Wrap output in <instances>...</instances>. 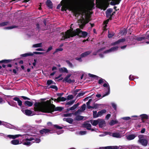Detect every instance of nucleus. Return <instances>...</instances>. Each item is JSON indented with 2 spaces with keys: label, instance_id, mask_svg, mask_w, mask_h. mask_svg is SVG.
<instances>
[{
  "label": "nucleus",
  "instance_id": "obj_1",
  "mask_svg": "<svg viewBox=\"0 0 149 149\" xmlns=\"http://www.w3.org/2000/svg\"><path fill=\"white\" fill-rule=\"evenodd\" d=\"M42 103L43 106L41 108L40 106V103L36 102L34 104V111L45 113H52L54 111H61L64 109L62 107H56L55 106L52 104L53 102L50 100L43 102Z\"/></svg>",
  "mask_w": 149,
  "mask_h": 149
},
{
  "label": "nucleus",
  "instance_id": "obj_2",
  "mask_svg": "<svg viewBox=\"0 0 149 149\" xmlns=\"http://www.w3.org/2000/svg\"><path fill=\"white\" fill-rule=\"evenodd\" d=\"M73 30V29H68L65 32V33L64 32H62V34L63 36L61 40L69 38L70 37H73L77 35L79 36L80 37L85 38L88 35L87 32L82 31L80 29L77 28L76 30L74 31Z\"/></svg>",
  "mask_w": 149,
  "mask_h": 149
},
{
  "label": "nucleus",
  "instance_id": "obj_3",
  "mask_svg": "<svg viewBox=\"0 0 149 149\" xmlns=\"http://www.w3.org/2000/svg\"><path fill=\"white\" fill-rule=\"evenodd\" d=\"M79 8L80 10H79L70 5L64 4L62 6L61 10L62 11H66L68 9L72 11L75 16H76L77 15H80L81 14L80 11L83 12L84 13H85L84 1H82L80 2L79 3Z\"/></svg>",
  "mask_w": 149,
  "mask_h": 149
},
{
  "label": "nucleus",
  "instance_id": "obj_4",
  "mask_svg": "<svg viewBox=\"0 0 149 149\" xmlns=\"http://www.w3.org/2000/svg\"><path fill=\"white\" fill-rule=\"evenodd\" d=\"M106 83H104L103 86L104 87H107V88L104 89V91L106 92H105L106 93L103 95L102 96V97H103L107 95H108L110 93V88L108 83L105 81Z\"/></svg>",
  "mask_w": 149,
  "mask_h": 149
},
{
  "label": "nucleus",
  "instance_id": "obj_5",
  "mask_svg": "<svg viewBox=\"0 0 149 149\" xmlns=\"http://www.w3.org/2000/svg\"><path fill=\"white\" fill-rule=\"evenodd\" d=\"M118 46L113 47L103 52V53L106 54L111 52L114 51L118 49Z\"/></svg>",
  "mask_w": 149,
  "mask_h": 149
},
{
  "label": "nucleus",
  "instance_id": "obj_6",
  "mask_svg": "<svg viewBox=\"0 0 149 149\" xmlns=\"http://www.w3.org/2000/svg\"><path fill=\"white\" fill-rule=\"evenodd\" d=\"M138 141L142 145L144 146H147L148 142V140L144 139H139Z\"/></svg>",
  "mask_w": 149,
  "mask_h": 149
},
{
  "label": "nucleus",
  "instance_id": "obj_7",
  "mask_svg": "<svg viewBox=\"0 0 149 149\" xmlns=\"http://www.w3.org/2000/svg\"><path fill=\"white\" fill-rule=\"evenodd\" d=\"M71 76V74H68L63 79V81H65L69 84H70L71 83V80L70 79H69V78Z\"/></svg>",
  "mask_w": 149,
  "mask_h": 149
},
{
  "label": "nucleus",
  "instance_id": "obj_8",
  "mask_svg": "<svg viewBox=\"0 0 149 149\" xmlns=\"http://www.w3.org/2000/svg\"><path fill=\"white\" fill-rule=\"evenodd\" d=\"M142 121L144 123L145 120H147L148 118V116L146 114H143L141 115L140 116Z\"/></svg>",
  "mask_w": 149,
  "mask_h": 149
},
{
  "label": "nucleus",
  "instance_id": "obj_9",
  "mask_svg": "<svg viewBox=\"0 0 149 149\" xmlns=\"http://www.w3.org/2000/svg\"><path fill=\"white\" fill-rule=\"evenodd\" d=\"M98 124L99 127L102 128L105 126L106 124L105 121L104 120H99Z\"/></svg>",
  "mask_w": 149,
  "mask_h": 149
},
{
  "label": "nucleus",
  "instance_id": "obj_10",
  "mask_svg": "<svg viewBox=\"0 0 149 149\" xmlns=\"http://www.w3.org/2000/svg\"><path fill=\"white\" fill-rule=\"evenodd\" d=\"M125 39L124 38L119 39L117 41L113 43H112V45H114L117 44H118L120 42H125Z\"/></svg>",
  "mask_w": 149,
  "mask_h": 149
},
{
  "label": "nucleus",
  "instance_id": "obj_11",
  "mask_svg": "<svg viewBox=\"0 0 149 149\" xmlns=\"http://www.w3.org/2000/svg\"><path fill=\"white\" fill-rule=\"evenodd\" d=\"M51 130L45 128L43 129L40 131V133L42 134H43L44 133L46 134L50 132Z\"/></svg>",
  "mask_w": 149,
  "mask_h": 149
},
{
  "label": "nucleus",
  "instance_id": "obj_12",
  "mask_svg": "<svg viewBox=\"0 0 149 149\" xmlns=\"http://www.w3.org/2000/svg\"><path fill=\"white\" fill-rule=\"evenodd\" d=\"M46 5L49 8L51 9L53 8V4L50 0H47L46 2Z\"/></svg>",
  "mask_w": 149,
  "mask_h": 149
},
{
  "label": "nucleus",
  "instance_id": "obj_13",
  "mask_svg": "<svg viewBox=\"0 0 149 149\" xmlns=\"http://www.w3.org/2000/svg\"><path fill=\"white\" fill-rule=\"evenodd\" d=\"M22 136V135L20 134L15 135H8L7 136V137L9 138L10 139H15L19 136Z\"/></svg>",
  "mask_w": 149,
  "mask_h": 149
},
{
  "label": "nucleus",
  "instance_id": "obj_14",
  "mask_svg": "<svg viewBox=\"0 0 149 149\" xmlns=\"http://www.w3.org/2000/svg\"><path fill=\"white\" fill-rule=\"evenodd\" d=\"M136 136L134 134H132L129 135L128 136H126V139L128 140H131L134 139Z\"/></svg>",
  "mask_w": 149,
  "mask_h": 149
},
{
  "label": "nucleus",
  "instance_id": "obj_15",
  "mask_svg": "<svg viewBox=\"0 0 149 149\" xmlns=\"http://www.w3.org/2000/svg\"><path fill=\"white\" fill-rule=\"evenodd\" d=\"M112 136L116 138H120L122 135L119 132H114L112 134Z\"/></svg>",
  "mask_w": 149,
  "mask_h": 149
},
{
  "label": "nucleus",
  "instance_id": "obj_16",
  "mask_svg": "<svg viewBox=\"0 0 149 149\" xmlns=\"http://www.w3.org/2000/svg\"><path fill=\"white\" fill-rule=\"evenodd\" d=\"M91 53V51H87L82 53L81 55V57H84L90 54Z\"/></svg>",
  "mask_w": 149,
  "mask_h": 149
},
{
  "label": "nucleus",
  "instance_id": "obj_17",
  "mask_svg": "<svg viewBox=\"0 0 149 149\" xmlns=\"http://www.w3.org/2000/svg\"><path fill=\"white\" fill-rule=\"evenodd\" d=\"M99 120H100V119H98L97 120H91L90 121L91 123L93 126H96L99 123Z\"/></svg>",
  "mask_w": 149,
  "mask_h": 149
},
{
  "label": "nucleus",
  "instance_id": "obj_18",
  "mask_svg": "<svg viewBox=\"0 0 149 149\" xmlns=\"http://www.w3.org/2000/svg\"><path fill=\"white\" fill-rule=\"evenodd\" d=\"M79 103H78L74 105L72 107H71V108L68 109L67 110V112L69 111L70 110H73L75 109H76L78 106L79 105Z\"/></svg>",
  "mask_w": 149,
  "mask_h": 149
},
{
  "label": "nucleus",
  "instance_id": "obj_19",
  "mask_svg": "<svg viewBox=\"0 0 149 149\" xmlns=\"http://www.w3.org/2000/svg\"><path fill=\"white\" fill-rule=\"evenodd\" d=\"M13 100L17 102L19 106H21L22 105V102L20 100L19 98L17 97H15L13 98Z\"/></svg>",
  "mask_w": 149,
  "mask_h": 149
},
{
  "label": "nucleus",
  "instance_id": "obj_20",
  "mask_svg": "<svg viewBox=\"0 0 149 149\" xmlns=\"http://www.w3.org/2000/svg\"><path fill=\"white\" fill-rule=\"evenodd\" d=\"M22 111L23 112L24 111V113L25 114L28 116H31L32 113V111L29 109H26L25 110H22Z\"/></svg>",
  "mask_w": 149,
  "mask_h": 149
},
{
  "label": "nucleus",
  "instance_id": "obj_21",
  "mask_svg": "<svg viewBox=\"0 0 149 149\" xmlns=\"http://www.w3.org/2000/svg\"><path fill=\"white\" fill-rule=\"evenodd\" d=\"M24 104L26 106L30 107L33 105V102H31L29 101H26L24 103Z\"/></svg>",
  "mask_w": 149,
  "mask_h": 149
},
{
  "label": "nucleus",
  "instance_id": "obj_22",
  "mask_svg": "<svg viewBox=\"0 0 149 149\" xmlns=\"http://www.w3.org/2000/svg\"><path fill=\"white\" fill-rule=\"evenodd\" d=\"M58 70L61 73L64 72L66 73H68V71L67 69L65 67L59 68L58 69Z\"/></svg>",
  "mask_w": 149,
  "mask_h": 149
},
{
  "label": "nucleus",
  "instance_id": "obj_23",
  "mask_svg": "<svg viewBox=\"0 0 149 149\" xmlns=\"http://www.w3.org/2000/svg\"><path fill=\"white\" fill-rule=\"evenodd\" d=\"M83 126L84 127L86 128L88 130H90L91 129V125L90 123H84L83 125Z\"/></svg>",
  "mask_w": 149,
  "mask_h": 149
},
{
  "label": "nucleus",
  "instance_id": "obj_24",
  "mask_svg": "<svg viewBox=\"0 0 149 149\" xmlns=\"http://www.w3.org/2000/svg\"><path fill=\"white\" fill-rule=\"evenodd\" d=\"M13 61L12 59H4L0 61V63H4L7 64L11 63Z\"/></svg>",
  "mask_w": 149,
  "mask_h": 149
},
{
  "label": "nucleus",
  "instance_id": "obj_25",
  "mask_svg": "<svg viewBox=\"0 0 149 149\" xmlns=\"http://www.w3.org/2000/svg\"><path fill=\"white\" fill-rule=\"evenodd\" d=\"M63 120L66 121L70 124H72L73 121V119L70 118H64Z\"/></svg>",
  "mask_w": 149,
  "mask_h": 149
},
{
  "label": "nucleus",
  "instance_id": "obj_26",
  "mask_svg": "<svg viewBox=\"0 0 149 149\" xmlns=\"http://www.w3.org/2000/svg\"><path fill=\"white\" fill-rule=\"evenodd\" d=\"M119 147L117 146H108L104 147V149H118Z\"/></svg>",
  "mask_w": 149,
  "mask_h": 149
},
{
  "label": "nucleus",
  "instance_id": "obj_27",
  "mask_svg": "<svg viewBox=\"0 0 149 149\" xmlns=\"http://www.w3.org/2000/svg\"><path fill=\"white\" fill-rule=\"evenodd\" d=\"M120 33L122 36L125 35L127 33V30L125 28H124L121 30Z\"/></svg>",
  "mask_w": 149,
  "mask_h": 149
},
{
  "label": "nucleus",
  "instance_id": "obj_28",
  "mask_svg": "<svg viewBox=\"0 0 149 149\" xmlns=\"http://www.w3.org/2000/svg\"><path fill=\"white\" fill-rule=\"evenodd\" d=\"M94 3H91L89 4L88 6V9L89 10H91L93 9L94 8Z\"/></svg>",
  "mask_w": 149,
  "mask_h": 149
},
{
  "label": "nucleus",
  "instance_id": "obj_29",
  "mask_svg": "<svg viewBox=\"0 0 149 149\" xmlns=\"http://www.w3.org/2000/svg\"><path fill=\"white\" fill-rule=\"evenodd\" d=\"M106 112V110L105 109H102L99 111L97 113L98 117L102 116L103 114L105 113Z\"/></svg>",
  "mask_w": 149,
  "mask_h": 149
},
{
  "label": "nucleus",
  "instance_id": "obj_30",
  "mask_svg": "<svg viewBox=\"0 0 149 149\" xmlns=\"http://www.w3.org/2000/svg\"><path fill=\"white\" fill-rule=\"evenodd\" d=\"M11 143L13 145H16L19 144V141L17 139L13 140L11 141Z\"/></svg>",
  "mask_w": 149,
  "mask_h": 149
},
{
  "label": "nucleus",
  "instance_id": "obj_31",
  "mask_svg": "<svg viewBox=\"0 0 149 149\" xmlns=\"http://www.w3.org/2000/svg\"><path fill=\"white\" fill-rule=\"evenodd\" d=\"M33 55V54L31 53H25L22 54L21 55V56L22 57H27L29 56H32Z\"/></svg>",
  "mask_w": 149,
  "mask_h": 149
},
{
  "label": "nucleus",
  "instance_id": "obj_32",
  "mask_svg": "<svg viewBox=\"0 0 149 149\" xmlns=\"http://www.w3.org/2000/svg\"><path fill=\"white\" fill-rule=\"evenodd\" d=\"M84 117L80 115H78L76 116L75 120L77 121H79L83 120Z\"/></svg>",
  "mask_w": 149,
  "mask_h": 149
},
{
  "label": "nucleus",
  "instance_id": "obj_33",
  "mask_svg": "<svg viewBox=\"0 0 149 149\" xmlns=\"http://www.w3.org/2000/svg\"><path fill=\"white\" fill-rule=\"evenodd\" d=\"M66 100V98L64 97H59L58 98V102H59L60 101H65Z\"/></svg>",
  "mask_w": 149,
  "mask_h": 149
},
{
  "label": "nucleus",
  "instance_id": "obj_34",
  "mask_svg": "<svg viewBox=\"0 0 149 149\" xmlns=\"http://www.w3.org/2000/svg\"><path fill=\"white\" fill-rule=\"evenodd\" d=\"M8 104L11 106L13 107H16L17 106L16 103L13 101H11V102L8 101Z\"/></svg>",
  "mask_w": 149,
  "mask_h": 149
},
{
  "label": "nucleus",
  "instance_id": "obj_35",
  "mask_svg": "<svg viewBox=\"0 0 149 149\" xmlns=\"http://www.w3.org/2000/svg\"><path fill=\"white\" fill-rule=\"evenodd\" d=\"M42 46V43H39L35 44L33 45V47H40Z\"/></svg>",
  "mask_w": 149,
  "mask_h": 149
},
{
  "label": "nucleus",
  "instance_id": "obj_36",
  "mask_svg": "<svg viewBox=\"0 0 149 149\" xmlns=\"http://www.w3.org/2000/svg\"><path fill=\"white\" fill-rule=\"evenodd\" d=\"M9 22H3L0 23V26H3L8 25Z\"/></svg>",
  "mask_w": 149,
  "mask_h": 149
},
{
  "label": "nucleus",
  "instance_id": "obj_37",
  "mask_svg": "<svg viewBox=\"0 0 149 149\" xmlns=\"http://www.w3.org/2000/svg\"><path fill=\"white\" fill-rule=\"evenodd\" d=\"M66 62L68 64L70 68H72L73 67V65L72 63L69 60H66Z\"/></svg>",
  "mask_w": 149,
  "mask_h": 149
},
{
  "label": "nucleus",
  "instance_id": "obj_38",
  "mask_svg": "<svg viewBox=\"0 0 149 149\" xmlns=\"http://www.w3.org/2000/svg\"><path fill=\"white\" fill-rule=\"evenodd\" d=\"M81 24L79 25V27L80 28V29H83L84 27L85 26L86 24L83 22V20H82L81 21Z\"/></svg>",
  "mask_w": 149,
  "mask_h": 149
},
{
  "label": "nucleus",
  "instance_id": "obj_39",
  "mask_svg": "<svg viewBox=\"0 0 149 149\" xmlns=\"http://www.w3.org/2000/svg\"><path fill=\"white\" fill-rule=\"evenodd\" d=\"M93 115L94 118H96L98 117V113H97V111H93Z\"/></svg>",
  "mask_w": 149,
  "mask_h": 149
},
{
  "label": "nucleus",
  "instance_id": "obj_40",
  "mask_svg": "<svg viewBox=\"0 0 149 149\" xmlns=\"http://www.w3.org/2000/svg\"><path fill=\"white\" fill-rule=\"evenodd\" d=\"M118 123V121L117 120H112L110 122V125H114L115 124H117Z\"/></svg>",
  "mask_w": 149,
  "mask_h": 149
},
{
  "label": "nucleus",
  "instance_id": "obj_41",
  "mask_svg": "<svg viewBox=\"0 0 149 149\" xmlns=\"http://www.w3.org/2000/svg\"><path fill=\"white\" fill-rule=\"evenodd\" d=\"M86 92H84V93H79L77 95L76 98H78V97H79L81 96H83L86 93Z\"/></svg>",
  "mask_w": 149,
  "mask_h": 149
},
{
  "label": "nucleus",
  "instance_id": "obj_42",
  "mask_svg": "<svg viewBox=\"0 0 149 149\" xmlns=\"http://www.w3.org/2000/svg\"><path fill=\"white\" fill-rule=\"evenodd\" d=\"M75 100H72V101H70L68 102L66 104V105H72V104L75 102Z\"/></svg>",
  "mask_w": 149,
  "mask_h": 149
},
{
  "label": "nucleus",
  "instance_id": "obj_43",
  "mask_svg": "<svg viewBox=\"0 0 149 149\" xmlns=\"http://www.w3.org/2000/svg\"><path fill=\"white\" fill-rule=\"evenodd\" d=\"M48 88H52L54 89H55L56 91H57L58 90V87L56 86L55 85H51Z\"/></svg>",
  "mask_w": 149,
  "mask_h": 149
},
{
  "label": "nucleus",
  "instance_id": "obj_44",
  "mask_svg": "<svg viewBox=\"0 0 149 149\" xmlns=\"http://www.w3.org/2000/svg\"><path fill=\"white\" fill-rule=\"evenodd\" d=\"M129 148L131 149H139V147L138 146L134 145H131L130 146Z\"/></svg>",
  "mask_w": 149,
  "mask_h": 149
},
{
  "label": "nucleus",
  "instance_id": "obj_45",
  "mask_svg": "<svg viewBox=\"0 0 149 149\" xmlns=\"http://www.w3.org/2000/svg\"><path fill=\"white\" fill-rule=\"evenodd\" d=\"M106 14L107 17V18H109V19L110 20H111L112 19V16H111V14L106 13Z\"/></svg>",
  "mask_w": 149,
  "mask_h": 149
},
{
  "label": "nucleus",
  "instance_id": "obj_46",
  "mask_svg": "<svg viewBox=\"0 0 149 149\" xmlns=\"http://www.w3.org/2000/svg\"><path fill=\"white\" fill-rule=\"evenodd\" d=\"M86 108V105L85 104H83L81 107V111H84L85 109Z\"/></svg>",
  "mask_w": 149,
  "mask_h": 149
},
{
  "label": "nucleus",
  "instance_id": "obj_47",
  "mask_svg": "<svg viewBox=\"0 0 149 149\" xmlns=\"http://www.w3.org/2000/svg\"><path fill=\"white\" fill-rule=\"evenodd\" d=\"M17 27V26H10L7 27H5L4 28V29H13V28H16Z\"/></svg>",
  "mask_w": 149,
  "mask_h": 149
},
{
  "label": "nucleus",
  "instance_id": "obj_48",
  "mask_svg": "<svg viewBox=\"0 0 149 149\" xmlns=\"http://www.w3.org/2000/svg\"><path fill=\"white\" fill-rule=\"evenodd\" d=\"M145 38L143 37H137L136 38V40L139 41H141L143 40H144Z\"/></svg>",
  "mask_w": 149,
  "mask_h": 149
},
{
  "label": "nucleus",
  "instance_id": "obj_49",
  "mask_svg": "<svg viewBox=\"0 0 149 149\" xmlns=\"http://www.w3.org/2000/svg\"><path fill=\"white\" fill-rule=\"evenodd\" d=\"M100 106V104H97V103H94L93 104V108L95 109H97L98 108V107Z\"/></svg>",
  "mask_w": 149,
  "mask_h": 149
},
{
  "label": "nucleus",
  "instance_id": "obj_50",
  "mask_svg": "<svg viewBox=\"0 0 149 149\" xmlns=\"http://www.w3.org/2000/svg\"><path fill=\"white\" fill-rule=\"evenodd\" d=\"M81 89H76L73 92V94L74 95L76 96L77 94V92H78L79 91L81 90Z\"/></svg>",
  "mask_w": 149,
  "mask_h": 149
},
{
  "label": "nucleus",
  "instance_id": "obj_51",
  "mask_svg": "<svg viewBox=\"0 0 149 149\" xmlns=\"http://www.w3.org/2000/svg\"><path fill=\"white\" fill-rule=\"evenodd\" d=\"M88 75L90 77H93V78H97L98 77V76H96V75L91 74L90 73H89L88 74Z\"/></svg>",
  "mask_w": 149,
  "mask_h": 149
},
{
  "label": "nucleus",
  "instance_id": "obj_52",
  "mask_svg": "<svg viewBox=\"0 0 149 149\" xmlns=\"http://www.w3.org/2000/svg\"><path fill=\"white\" fill-rule=\"evenodd\" d=\"M90 21L89 18V17H87L86 18L85 20V21H83V22L85 23V24H86L88 23Z\"/></svg>",
  "mask_w": 149,
  "mask_h": 149
},
{
  "label": "nucleus",
  "instance_id": "obj_53",
  "mask_svg": "<svg viewBox=\"0 0 149 149\" xmlns=\"http://www.w3.org/2000/svg\"><path fill=\"white\" fill-rule=\"evenodd\" d=\"M33 140L36 141L37 143H39L40 141V139L39 138H37L35 137H33Z\"/></svg>",
  "mask_w": 149,
  "mask_h": 149
},
{
  "label": "nucleus",
  "instance_id": "obj_54",
  "mask_svg": "<svg viewBox=\"0 0 149 149\" xmlns=\"http://www.w3.org/2000/svg\"><path fill=\"white\" fill-rule=\"evenodd\" d=\"M82 111L80 109H78L77 111H76L74 113V115H77L78 114H79Z\"/></svg>",
  "mask_w": 149,
  "mask_h": 149
},
{
  "label": "nucleus",
  "instance_id": "obj_55",
  "mask_svg": "<svg viewBox=\"0 0 149 149\" xmlns=\"http://www.w3.org/2000/svg\"><path fill=\"white\" fill-rule=\"evenodd\" d=\"M54 127L56 128L57 129H61L63 128V127L60 126L58 125H54Z\"/></svg>",
  "mask_w": 149,
  "mask_h": 149
},
{
  "label": "nucleus",
  "instance_id": "obj_56",
  "mask_svg": "<svg viewBox=\"0 0 149 149\" xmlns=\"http://www.w3.org/2000/svg\"><path fill=\"white\" fill-rule=\"evenodd\" d=\"M113 9L112 8H109L106 11V13L111 14V12H112Z\"/></svg>",
  "mask_w": 149,
  "mask_h": 149
},
{
  "label": "nucleus",
  "instance_id": "obj_57",
  "mask_svg": "<svg viewBox=\"0 0 149 149\" xmlns=\"http://www.w3.org/2000/svg\"><path fill=\"white\" fill-rule=\"evenodd\" d=\"M74 97L72 95H69L67 97V99L68 100L72 99Z\"/></svg>",
  "mask_w": 149,
  "mask_h": 149
},
{
  "label": "nucleus",
  "instance_id": "obj_58",
  "mask_svg": "<svg viewBox=\"0 0 149 149\" xmlns=\"http://www.w3.org/2000/svg\"><path fill=\"white\" fill-rule=\"evenodd\" d=\"M72 115V113H69L68 114H63V116L65 117H70Z\"/></svg>",
  "mask_w": 149,
  "mask_h": 149
},
{
  "label": "nucleus",
  "instance_id": "obj_59",
  "mask_svg": "<svg viewBox=\"0 0 149 149\" xmlns=\"http://www.w3.org/2000/svg\"><path fill=\"white\" fill-rule=\"evenodd\" d=\"M31 142H28L27 141L24 142L23 143V144L24 145L27 146H29Z\"/></svg>",
  "mask_w": 149,
  "mask_h": 149
},
{
  "label": "nucleus",
  "instance_id": "obj_60",
  "mask_svg": "<svg viewBox=\"0 0 149 149\" xmlns=\"http://www.w3.org/2000/svg\"><path fill=\"white\" fill-rule=\"evenodd\" d=\"M111 105L114 109L115 110H116L117 109L116 105L114 103H112Z\"/></svg>",
  "mask_w": 149,
  "mask_h": 149
},
{
  "label": "nucleus",
  "instance_id": "obj_61",
  "mask_svg": "<svg viewBox=\"0 0 149 149\" xmlns=\"http://www.w3.org/2000/svg\"><path fill=\"white\" fill-rule=\"evenodd\" d=\"M52 80H48L47 82V85H51V84H52Z\"/></svg>",
  "mask_w": 149,
  "mask_h": 149
},
{
  "label": "nucleus",
  "instance_id": "obj_62",
  "mask_svg": "<svg viewBox=\"0 0 149 149\" xmlns=\"http://www.w3.org/2000/svg\"><path fill=\"white\" fill-rule=\"evenodd\" d=\"M104 81H105V80L103 79H100L98 81V84H101L102 83L104 82Z\"/></svg>",
  "mask_w": 149,
  "mask_h": 149
},
{
  "label": "nucleus",
  "instance_id": "obj_63",
  "mask_svg": "<svg viewBox=\"0 0 149 149\" xmlns=\"http://www.w3.org/2000/svg\"><path fill=\"white\" fill-rule=\"evenodd\" d=\"M63 50V49L61 48L56 49L55 50V52H57L59 51H62Z\"/></svg>",
  "mask_w": 149,
  "mask_h": 149
},
{
  "label": "nucleus",
  "instance_id": "obj_64",
  "mask_svg": "<svg viewBox=\"0 0 149 149\" xmlns=\"http://www.w3.org/2000/svg\"><path fill=\"white\" fill-rule=\"evenodd\" d=\"M53 47L52 46H50L49 48H48V49H47L46 51V52H48L50 51V50H52V49Z\"/></svg>",
  "mask_w": 149,
  "mask_h": 149
}]
</instances>
